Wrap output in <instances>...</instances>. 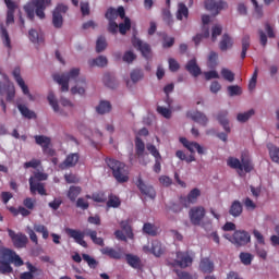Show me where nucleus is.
Returning a JSON list of instances; mask_svg holds the SVG:
<instances>
[{
    "label": "nucleus",
    "instance_id": "38",
    "mask_svg": "<svg viewBox=\"0 0 279 279\" xmlns=\"http://www.w3.org/2000/svg\"><path fill=\"white\" fill-rule=\"evenodd\" d=\"M177 19L178 21H182V19H189V8H186V4L183 2L179 3Z\"/></svg>",
    "mask_w": 279,
    "mask_h": 279
},
{
    "label": "nucleus",
    "instance_id": "56",
    "mask_svg": "<svg viewBox=\"0 0 279 279\" xmlns=\"http://www.w3.org/2000/svg\"><path fill=\"white\" fill-rule=\"evenodd\" d=\"M122 60L123 62H126V64H132V62L136 60V54L132 50H129L124 52Z\"/></svg>",
    "mask_w": 279,
    "mask_h": 279
},
{
    "label": "nucleus",
    "instance_id": "1",
    "mask_svg": "<svg viewBox=\"0 0 279 279\" xmlns=\"http://www.w3.org/2000/svg\"><path fill=\"white\" fill-rule=\"evenodd\" d=\"M65 233L68 234V236H70V239H74L75 243H77L82 247H88V243L84 241V236H89L95 245H99L100 247H104V245H106V243L104 242V238L97 236L96 230L86 229L84 232H82L76 229L66 228Z\"/></svg>",
    "mask_w": 279,
    "mask_h": 279
},
{
    "label": "nucleus",
    "instance_id": "40",
    "mask_svg": "<svg viewBox=\"0 0 279 279\" xmlns=\"http://www.w3.org/2000/svg\"><path fill=\"white\" fill-rule=\"evenodd\" d=\"M254 114H255L254 109H251L242 113H238L236 121H239V123H247V121H250V119H252Z\"/></svg>",
    "mask_w": 279,
    "mask_h": 279
},
{
    "label": "nucleus",
    "instance_id": "14",
    "mask_svg": "<svg viewBox=\"0 0 279 279\" xmlns=\"http://www.w3.org/2000/svg\"><path fill=\"white\" fill-rule=\"evenodd\" d=\"M135 184L138 191L142 193V195H145L150 199H156V190L154 189V186L145 184L143 178L138 177Z\"/></svg>",
    "mask_w": 279,
    "mask_h": 279
},
{
    "label": "nucleus",
    "instance_id": "22",
    "mask_svg": "<svg viewBox=\"0 0 279 279\" xmlns=\"http://www.w3.org/2000/svg\"><path fill=\"white\" fill-rule=\"evenodd\" d=\"M217 121L222 125L225 132L227 134H230L231 129H230V120H228V110H221L217 114Z\"/></svg>",
    "mask_w": 279,
    "mask_h": 279
},
{
    "label": "nucleus",
    "instance_id": "10",
    "mask_svg": "<svg viewBox=\"0 0 279 279\" xmlns=\"http://www.w3.org/2000/svg\"><path fill=\"white\" fill-rule=\"evenodd\" d=\"M189 217L192 226H202V221L206 217V208L204 206L192 207L189 211Z\"/></svg>",
    "mask_w": 279,
    "mask_h": 279
},
{
    "label": "nucleus",
    "instance_id": "5",
    "mask_svg": "<svg viewBox=\"0 0 279 279\" xmlns=\"http://www.w3.org/2000/svg\"><path fill=\"white\" fill-rule=\"evenodd\" d=\"M227 165L230 169L245 171V173H252V171H254V163H252V159L244 155L241 156V160L236 157H229L227 159Z\"/></svg>",
    "mask_w": 279,
    "mask_h": 279
},
{
    "label": "nucleus",
    "instance_id": "42",
    "mask_svg": "<svg viewBox=\"0 0 279 279\" xmlns=\"http://www.w3.org/2000/svg\"><path fill=\"white\" fill-rule=\"evenodd\" d=\"M108 47V41H106L105 36H99L96 41V53H101L102 51H106Z\"/></svg>",
    "mask_w": 279,
    "mask_h": 279
},
{
    "label": "nucleus",
    "instance_id": "18",
    "mask_svg": "<svg viewBox=\"0 0 279 279\" xmlns=\"http://www.w3.org/2000/svg\"><path fill=\"white\" fill-rule=\"evenodd\" d=\"M101 254L104 256H108L109 258H112L113 260H121L123 256H125V253L123 252V248L119 247L118 250L107 246L100 250Z\"/></svg>",
    "mask_w": 279,
    "mask_h": 279
},
{
    "label": "nucleus",
    "instance_id": "39",
    "mask_svg": "<svg viewBox=\"0 0 279 279\" xmlns=\"http://www.w3.org/2000/svg\"><path fill=\"white\" fill-rule=\"evenodd\" d=\"M267 147L272 162H277L279 165V147L274 144H268Z\"/></svg>",
    "mask_w": 279,
    "mask_h": 279
},
{
    "label": "nucleus",
    "instance_id": "57",
    "mask_svg": "<svg viewBox=\"0 0 279 279\" xmlns=\"http://www.w3.org/2000/svg\"><path fill=\"white\" fill-rule=\"evenodd\" d=\"M227 90L230 97H236L238 95H241V93H243L239 85H230L227 87Z\"/></svg>",
    "mask_w": 279,
    "mask_h": 279
},
{
    "label": "nucleus",
    "instance_id": "41",
    "mask_svg": "<svg viewBox=\"0 0 279 279\" xmlns=\"http://www.w3.org/2000/svg\"><path fill=\"white\" fill-rule=\"evenodd\" d=\"M158 36H161L163 40L162 43L163 49H169L171 48L172 45H175V38L169 37L167 33H158Z\"/></svg>",
    "mask_w": 279,
    "mask_h": 279
},
{
    "label": "nucleus",
    "instance_id": "31",
    "mask_svg": "<svg viewBox=\"0 0 279 279\" xmlns=\"http://www.w3.org/2000/svg\"><path fill=\"white\" fill-rule=\"evenodd\" d=\"M128 265L133 269H141V257L132 254H125Z\"/></svg>",
    "mask_w": 279,
    "mask_h": 279
},
{
    "label": "nucleus",
    "instance_id": "8",
    "mask_svg": "<svg viewBox=\"0 0 279 279\" xmlns=\"http://www.w3.org/2000/svg\"><path fill=\"white\" fill-rule=\"evenodd\" d=\"M7 232L14 245L17 250H23V247H27V243H29V239L22 232L15 233L12 229H7Z\"/></svg>",
    "mask_w": 279,
    "mask_h": 279
},
{
    "label": "nucleus",
    "instance_id": "2",
    "mask_svg": "<svg viewBox=\"0 0 279 279\" xmlns=\"http://www.w3.org/2000/svg\"><path fill=\"white\" fill-rule=\"evenodd\" d=\"M105 162L107 167L110 168L117 182L123 184L130 180V171L128 170V166H125L123 162L112 158H106Z\"/></svg>",
    "mask_w": 279,
    "mask_h": 279
},
{
    "label": "nucleus",
    "instance_id": "64",
    "mask_svg": "<svg viewBox=\"0 0 279 279\" xmlns=\"http://www.w3.org/2000/svg\"><path fill=\"white\" fill-rule=\"evenodd\" d=\"M93 202H97L98 204H104L106 203V195L104 193H94L92 195Z\"/></svg>",
    "mask_w": 279,
    "mask_h": 279
},
{
    "label": "nucleus",
    "instance_id": "55",
    "mask_svg": "<svg viewBox=\"0 0 279 279\" xmlns=\"http://www.w3.org/2000/svg\"><path fill=\"white\" fill-rule=\"evenodd\" d=\"M12 271H14V269L12 268L10 263L0 260V274H12Z\"/></svg>",
    "mask_w": 279,
    "mask_h": 279
},
{
    "label": "nucleus",
    "instance_id": "7",
    "mask_svg": "<svg viewBox=\"0 0 279 279\" xmlns=\"http://www.w3.org/2000/svg\"><path fill=\"white\" fill-rule=\"evenodd\" d=\"M223 236L230 241V243L235 245V247H244V245L252 242V235L245 230H236L232 235L225 234Z\"/></svg>",
    "mask_w": 279,
    "mask_h": 279
},
{
    "label": "nucleus",
    "instance_id": "50",
    "mask_svg": "<svg viewBox=\"0 0 279 279\" xmlns=\"http://www.w3.org/2000/svg\"><path fill=\"white\" fill-rule=\"evenodd\" d=\"M247 49H250V35H245L242 38V52H241L242 60H245L247 56Z\"/></svg>",
    "mask_w": 279,
    "mask_h": 279
},
{
    "label": "nucleus",
    "instance_id": "51",
    "mask_svg": "<svg viewBox=\"0 0 279 279\" xmlns=\"http://www.w3.org/2000/svg\"><path fill=\"white\" fill-rule=\"evenodd\" d=\"M47 99L53 111L60 112V105H58V100L56 99V95L53 94V92H49Z\"/></svg>",
    "mask_w": 279,
    "mask_h": 279
},
{
    "label": "nucleus",
    "instance_id": "53",
    "mask_svg": "<svg viewBox=\"0 0 279 279\" xmlns=\"http://www.w3.org/2000/svg\"><path fill=\"white\" fill-rule=\"evenodd\" d=\"M82 258H83V260H85V263H87L88 267H90L92 269L97 268V265H99L97 259L90 257V255H88V254H83Z\"/></svg>",
    "mask_w": 279,
    "mask_h": 279
},
{
    "label": "nucleus",
    "instance_id": "62",
    "mask_svg": "<svg viewBox=\"0 0 279 279\" xmlns=\"http://www.w3.org/2000/svg\"><path fill=\"white\" fill-rule=\"evenodd\" d=\"M157 112L161 114V117H165V119H171V110L167 107H157Z\"/></svg>",
    "mask_w": 279,
    "mask_h": 279
},
{
    "label": "nucleus",
    "instance_id": "60",
    "mask_svg": "<svg viewBox=\"0 0 279 279\" xmlns=\"http://www.w3.org/2000/svg\"><path fill=\"white\" fill-rule=\"evenodd\" d=\"M90 204L84 197H80L76 201V208H81V210H88Z\"/></svg>",
    "mask_w": 279,
    "mask_h": 279
},
{
    "label": "nucleus",
    "instance_id": "48",
    "mask_svg": "<svg viewBox=\"0 0 279 279\" xmlns=\"http://www.w3.org/2000/svg\"><path fill=\"white\" fill-rule=\"evenodd\" d=\"M185 148L189 149V151H191V154H194L195 150L201 156L205 154L204 147H202V145H199V143H197V142H190V145Z\"/></svg>",
    "mask_w": 279,
    "mask_h": 279
},
{
    "label": "nucleus",
    "instance_id": "34",
    "mask_svg": "<svg viewBox=\"0 0 279 279\" xmlns=\"http://www.w3.org/2000/svg\"><path fill=\"white\" fill-rule=\"evenodd\" d=\"M0 34H1V38L3 40L4 47H8V49H12V41L10 40V34L8 33V29H5L3 24L0 25Z\"/></svg>",
    "mask_w": 279,
    "mask_h": 279
},
{
    "label": "nucleus",
    "instance_id": "20",
    "mask_svg": "<svg viewBox=\"0 0 279 279\" xmlns=\"http://www.w3.org/2000/svg\"><path fill=\"white\" fill-rule=\"evenodd\" d=\"M186 118L192 119V121H194L195 123H198L199 125H203V128H206L208 125V117H206L204 112L187 111Z\"/></svg>",
    "mask_w": 279,
    "mask_h": 279
},
{
    "label": "nucleus",
    "instance_id": "15",
    "mask_svg": "<svg viewBox=\"0 0 279 279\" xmlns=\"http://www.w3.org/2000/svg\"><path fill=\"white\" fill-rule=\"evenodd\" d=\"M228 8V3L225 1H215V0H205V10L209 12H214L215 16L221 12V10H226Z\"/></svg>",
    "mask_w": 279,
    "mask_h": 279
},
{
    "label": "nucleus",
    "instance_id": "61",
    "mask_svg": "<svg viewBox=\"0 0 279 279\" xmlns=\"http://www.w3.org/2000/svg\"><path fill=\"white\" fill-rule=\"evenodd\" d=\"M146 149L149 151V154H151V156H154L155 159L162 158L158 148H156V146L153 144H147Z\"/></svg>",
    "mask_w": 279,
    "mask_h": 279
},
{
    "label": "nucleus",
    "instance_id": "58",
    "mask_svg": "<svg viewBox=\"0 0 279 279\" xmlns=\"http://www.w3.org/2000/svg\"><path fill=\"white\" fill-rule=\"evenodd\" d=\"M221 75L227 82H234V72L230 71L229 69L223 68L221 70Z\"/></svg>",
    "mask_w": 279,
    "mask_h": 279
},
{
    "label": "nucleus",
    "instance_id": "28",
    "mask_svg": "<svg viewBox=\"0 0 279 279\" xmlns=\"http://www.w3.org/2000/svg\"><path fill=\"white\" fill-rule=\"evenodd\" d=\"M234 41L232 40V37L228 34H223L219 43V49L220 51H228V49H232Z\"/></svg>",
    "mask_w": 279,
    "mask_h": 279
},
{
    "label": "nucleus",
    "instance_id": "29",
    "mask_svg": "<svg viewBox=\"0 0 279 279\" xmlns=\"http://www.w3.org/2000/svg\"><path fill=\"white\" fill-rule=\"evenodd\" d=\"M72 95H85L86 94V78H78L77 85L71 88Z\"/></svg>",
    "mask_w": 279,
    "mask_h": 279
},
{
    "label": "nucleus",
    "instance_id": "43",
    "mask_svg": "<svg viewBox=\"0 0 279 279\" xmlns=\"http://www.w3.org/2000/svg\"><path fill=\"white\" fill-rule=\"evenodd\" d=\"M21 114H23L25 117V119H36V113L32 110H29V108H27V106L25 105H19L17 106Z\"/></svg>",
    "mask_w": 279,
    "mask_h": 279
},
{
    "label": "nucleus",
    "instance_id": "33",
    "mask_svg": "<svg viewBox=\"0 0 279 279\" xmlns=\"http://www.w3.org/2000/svg\"><path fill=\"white\" fill-rule=\"evenodd\" d=\"M144 234H148V236H157L158 234V227L151 222H145L143 226Z\"/></svg>",
    "mask_w": 279,
    "mask_h": 279
},
{
    "label": "nucleus",
    "instance_id": "4",
    "mask_svg": "<svg viewBox=\"0 0 279 279\" xmlns=\"http://www.w3.org/2000/svg\"><path fill=\"white\" fill-rule=\"evenodd\" d=\"M49 178L48 173L35 171L33 175L28 179L29 183V191L32 195H36L38 193L39 195H47V190H45V180Z\"/></svg>",
    "mask_w": 279,
    "mask_h": 279
},
{
    "label": "nucleus",
    "instance_id": "54",
    "mask_svg": "<svg viewBox=\"0 0 279 279\" xmlns=\"http://www.w3.org/2000/svg\"><path fill=\"white\" fill-rule=\"evenodd\" d=\"M240 260L243 265H252V260H254V255L251 253H240Z\"/></svg>",
    "mask_w": 279,
    "mask_h": 279
},
{
    "label": "nucleus",
    "instance_id": "59",
    "mask_svg": "<svg viewBox=\"0 0 279 279\" xmlns=\"http://www.w3.org/2000/svg\"><path fill=\"white\" fill-rule=\"evenodd\" d=\"M221 32H223V28L221 27V25L216 24L215 26H213V28H211L213 43H215V40H217V36H221Z\"/></svg>",
    "mask_w": 279,
    "mask_h": 279
},
{
    "label": "nucleus",
    "instance_id": "9",
    "mask_svg": "<svg viewBox=\"0 0 279 279\" xmlns=\"http://www.w3.org/2000/svg\"><path fill=\"white\" fill-rule=\"evenodd\" d=\"M65 12H69V7L65 4H58L52 12V25L56 29H60L64 25V17L62 15Z\"/></svg>",
    "mask_w": 279,
    "mask_h": 279
},
{
    "label": "nucleus",
    "instance_id": "3",
    "mask_svg": "<svg viewBox=\"0 0 279 279\" xmlns=\"http://www.w3.org/2000/svg\"><path fill=\"white\" fill-rule=\"evenodd\" d=\"M47 5H51V0H32L24 5V12L29 21H34L35 16L45 19V10Z\"/></svg>",
    "mask_w": 279,
    "mask_h": 279
},
{
    "label": "nucleus",
    "instance_id": "21",
    "mask_svg": "<svg viewBox=\"0 0 279 279\" xmlns=\"http://www.w3.org/2000/svg\"><path fill=\"white\" fill-rule=\"evenodd\" d=\"M80 162V154L77 153H72L66 156L65 160L59 165V169L64 171L65 169H71L75 167Z\"/></svg>",
    "mask_w": 279,
    "mask_h": 279
},
{
    "label": "nucleus",
    "instance_id": "30",
    "mask_svg": "<svg viewBox=\"0 0 279 279\" xmlns=\"http://www.w3.org/2000/svg\"><path fill=\"white\" fill-rule=\"evenodd\" d=\"M88 66H90V69L95 66H99L100 69H104V66H108V58L104 56H99L96 59H90L88 60Z\"/></svg>",
    "mask_w": 279,
    "mask_h": 279
},
{
    "label": "nucleus",
    "instance_id": "37",
    "mask_svg": "<svg viewBox=\"0 0 279 279\" xmlns=\"http://www.w3.org/2000/svg\"><path fill=\"white\" fill-rule=\"evenodd\" d=\"M135 151L137 158H143L145 156V142L141 137L135 138Z\"/></svg>",
    "mask_w": 279,
    "mask_h": 279
},
{
    "label": "nucleus",
    "instance_id": "63",
    "mask_svg": "<svg viewBox=\"0 0 279 279\" xmlns=\"http://www.w3.org/2000/svg\"><path fill=\"white\" fill-rule=\"evenodd\" d=\"M131 80L134 83L140 82V80H143V71L142 70H133L131 72Z\"/></svg>",
    "mask_w": 279,
    "mask_h": 279
},
{
    "label": "nucleus",
    "instance_id": "23",
    "mask_svg": "<svg viewBox=\"0 0 279 279\" xmlns=\"http://www.w3.org/2000/svg\"><path fill=\"white\" fill-rule=\"evenodd\" d=\"M185 69L190 72V75H193V77H199V75H202V68L197 65V59L190 60L186 63Z\"/></svg>",
    "mask_w": 279,
    "mask_h": 279
},
{
    "label": "nucleus",
    "instance_id": "12",
    "mask_svg": "<svg viewBox=\"0 0 279 279\" xmlns=\"http://www.w3.org/2000/svg\"><path fill=\"white\" fill-rule=\"evenodd\" d=\"M174 265L181 269H186V267H191L193 265V257H191L189 252H177Z\"/></svg>",
    "mask_w": 279,
    "mask_h": 279
},
{
    "label": "nucleus",
    "instance_id": "11",
    "mask_svg": "<svg viewBox=\"0 0 279 279\" xmlns=\"http://www.w3.org/2000/svg\"><path fill=\"white\" fill-rule=\"evenodd\" d=\"M35 143L43 149L46 156H56V150L51 148V137L45 135H35Z\"/></svg>",
    "mask_w": 279,
    "mask_h": 279
},
{
    "label": "nucleus",
    "instance_id": "32",
    "mask_svg": "<svg viewBox=\"0 0 279 279\" xmlns=\"http://www.w3.org/2000/svg\"><path fill=\"white\" fill-rule=\"evenodd\" d=\"M112 110V105L108 100H101L96 107V112L98 114H108Z\"/></svg>",
    "mask_w": 279,
    "mask_h": 279
},
{
    "label": "nucleus",
    "instance_id": "24",
    "mask_svg": "<svg viewBox=\"0 0 279 279\" xmlns=\"http://www.w3.org/2000/svg\"><path fill=\"white\" fill-rule=\"evenodd\" d=\"M4 3L8 8L7 12V25L14 23V12H16V2L12 0H4Z\"/></svg>",
    "mask_w": 279,
    "mask_h": 279
},
{
    "label": "nucleus",
    "instance_id": "35",
    "mask_svg": "<svg viewBox=\"0 0 279 279\" xmlns=\"http://www.w3.org/2000/svg\"><path fill=\"white\" fill-rule=\"evenodd\" d=\"M81 193H82V187L72 185L68 191V198L70 199V202H75L77 197H80Z\"/></svg>",
    "mask_w": 279,
    "mask_h": 279
},
{
    "label": "nucleus",
    "instance_id": "16",
    "mask_svg": "<svg viewBox=\"0 0 279 279\" xmlns=\"http://www.w3.org/2000/svg\"><path fill=\"white\" fill-rule=\"evenodd\" d=\"M143 252H145V254H154V256L160 258L161 254H165V248H162V243H160V241L154 240L151 242V247H149V245L143 246Z\"/></svg>",
    "mask_w": 279,
    "mask_h": 279
},
{
    "label": "nucleus",
    "instance_id": "52",
    "mask_svg": "<svg viewBox=\"0 0 279 279\" xmlns=\"http://www.w3.org/2000/svg\"><path fill=\"white\" fill-rule=\"evenodd\" d=\"M218 58H219V54H217V52L215 51H211L208 57L207 66L209 69H215V66H217Z\"/></svg>",
    "mask_w": 279,
    "mask_h": 279
},
{
    "label": "nucleus",
    "instance_id": "13",
    "mask_svg": "<svg viewBox=\"0 0 279 279\" xmlns=\"http://www.w3.org/2000/svg\"><path fill=\"white\" fill-rule=\"evenodd\" d=\"M202 195V191L199 189L194 187L187 196L180 197V204L184 206V208H189L191 204H197V198Z\"/></svg>",
    "mask_w": 279,
    "mask_h": 279
},
{
    "label": "nucleus",
    "instance_id": "45",
    "mask_svg": "<svg viewBox=\"0 0 279 279\" xmlns=\"http://www.w3.org/2000/svg\"><path fill=\"white\" fill-rule=\"evenodd\" d=\"M118 27L120 34H122V36H125V34H128V32H130V29L132 28V22L130 21V17H125L124 23H120Z\"/></svg>",
    "mask_w": 279,
    "mask_h": 279
},
{
    "label": "nucleus",
    "instance_id": "19",
    "mask_svg": "<svg viewBox=\"0 0 279 279\" xmlns=\"http://www.w3.org/2000/svg\"><path fill=\"white\" fill-rule=\"evenodd\" d=\"M0 95H7V101H14V97L16 96L14 84L0 82Z\"/></svg>",
    "mask_w": 279,
    "mask_h": 279
},
{
    "label": "nucleus",
    "instance_id": "27",
    "mask_svg": "<svg viewBox=\"0 0 279 279\" xmlns=\"http://www.w3.org/2000/svg\"><path fill=\"white\" fill-rule=\"evenodd\" d=\"M28 38L35 45H40V43H45V35L43 34V32H38L34 28L28 32Z\"/></svg>",
    "mask_w": 279,
    "mask_h": 279
},
{
    "label": "nucleus",
    "instance_id": "25",
    "mask_svg": "<svg viewBox=\"0 0 279 279\" xmlns=\"http://www.w3.org/2000/svg\"><path fill=\"white\" fill-rule=\"evenodd\" d=\"M199 270L203 274H213L215 271V263L208 257H204L199 263Z\"/></svg>",
    "mask_w": 279,
    "mask_h": 279
},
{
    "label": "nucleus",
    "instance_id": "17",
    "mask_svg": "<svg viewBox=\"0 0 279 279\" xmlns=\"http://www.w3.org/2000/svg\"><path fill=\"white\" fill-rule=\"evenodd\" d=\"M132 45L135 47V49L141 51L144 58H149L151 56V46H149V44L143 43V40L135 37L132 39Z\"/></svg>",
    "mask_w": 279,
    "mask_h": 279
},
{
    "label": "nucleus",
    "instance_id": "6",
    "mask_svg": "<svg viewBox=\"0 0 279 279\" xmlns=\"http://www.w3.org/2000/svg\"><path fill=\"white\" fill-rule=\"evenodd\" d=\"M77 77H80L78 68H74L68 73L53 75V80L61 86L62 93H69V82H71V80H77Z\"/></svg>",
    "mask_w": 279,
    "mask_h": 279
},
{
    "label": "nucleus",
    "instance_id": "46",
    "mask_svg": "<svg viewBox=\"0 0 279 279\" xmlns=\"http://www.w3.org/2000/svg\"><path fill=\"white\" fill-rule=\"evenodd\" d=\"M34 230L38 234H41L45 241L49 239V229L45 225H34Z\"/></svg>",
    "mask_w": 279,
    "mask_h": 279
},
{
    "label": "nucleus",
    "instance_id": "26",
    "mask_svg": "<svg viewBox=\"0 0 279 279\" xmlns=\"http://www.w3.org/2000/svg\"><path fill=\"white\" fill-rule=\"evenodd\" d=\"M229 215L234 218L241 217V215H243V204H241V201H233L231 203Z\"/></svg>",
    "mask_w": 279,
    "mask_h": 279
},
{
    "label": "nucleus",
    "instance_id": "44",
    "mask_svg": "<svg viewBox=\"0 0 279 279\" xmlns=\"http://www.w3.org/2000/svg\"><path fill=\"white\" fill-rule=\"evenodd\" d=\"M121 206V198L114 194H110L108 202H107V207L108 208H119Z\"/></svg>",
    "mask_w": 279,
    "mask_h": 279
},
{
    "label": "nucleus",
    "instance_id": "36",
    "mask_svg": "<svg viewBox=\"0 0 279 279\" xmlns=\"http://www.w3.org/2000/svg\"><path fill=\"white\" fill-rule=\"evenodd\" d=\"M16 254V252L10 250V248H4L1 252L0 255V260H2L3 263H12V259L14 258V255Z\"/></svg>",
    "mask_w": 279,
    "mask_h": 279
},
{
    "label": "nucleus",
    "instance_id": "49",
    "mask_svg": "<svg viewBox=\"0 0 279 279\" xmlns=\"http://www.w3.org/2000/svg\"><path fill=\"white\" fill-rule=\"evenodd\" d=\"M202 23H203L204 37L208 38L210 36V28H208V23H210V15H206V14L203 15Z\"/></svg>",
    "mask_w": 279,
    "mask_h": 279
},
{
    "label": "nucleus",
    "instance_id": "47",
    "mask_svg": "<svg viewBox=\"0 0 279 279\" xmlns=\"http://www.w3.org/2000/svg\"><path fill=\"white\" fill-rule=\"evenodd\" d=\"M120 228H122L123 232H125L128 239H134V232L132 231V227L128 220H122L120 222Z\"/></svg>",
    "mask_w": 279,
    "mask_h": 279
}]
</instances>
